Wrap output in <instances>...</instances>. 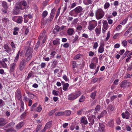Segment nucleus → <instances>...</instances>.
<instances>
[{"label": "nucleus", "mask_w": 132, "mask_h": 132, "mask_svg": "<svg viewBox=\"0 0 132 132\" xmlns=\"http://www.w3.org/2000/svg\"><path fill=\"white\" fill-rule=\"evenodd\" d=\"M83 10L82 7L79 6L76 7L74 9L70 12V14L71 16H76L78 13H81Z\"/></svg>", "instance_id": "1"}, {"label": "nucleus", "mask_w": 132, "mask_h": 132, "mask_svg": "<svg viewBox=\"0 0 132 132\" xmlns=\"http://www.w3.org/2000/svg\"><path fill=\"white\" fill-rule=\"evenodd\" d=\"M104 12L101 8L97 9L95 13L96 18L97 20L102 18L104 16Z\"/></svg>", "instance_id": "2"}, {"label": "nucleus", "mask_w": 132, "mask_h": 132, "mask_svg": "<svg viewBox=\"0 0 132 132\" xmlns=\"http://www.w3.org/2000/svg\"><path fill=\"white\" fill-rule=\"evenodd\" d=\"M81 93L80 91H77L70 94L68 97V99L70 100H73L80 96Z\"/></svg>", "instance_id": "3"}, {"label": "nucleus", "mask_w": 132, "mask_h": 132, "mask_svg": "<svg viewBox=\"0 0 132 132\" xmlns=\"http://www.w3.org/2000/svg\"><path fill=\"white\" fill-rule=\"evenodd\" d=\"M32 52L33 49L31 47L29 48L26 51L25 55L27 57L26 60L27 62H28L31 59Z\"/></svg>", "instance_id": "4"}, {"label": "nucleus", "mask_w": 132, "mask_h": 132, "mask_svg": "<svg viewBox=\"0 0 132 132\" xmlns=\"http://www.w3.org/2000/svg\"><path fill=\"white\" fill-rule=\"evenodd\" d=\"M89 25L87 28L90 31L94 30L97 25V22L96 21L94 20H92L90 21L88 23Z\"/></svg>", "instance_id": "5"}, {"label": "nucleus", "mask_w": 132, "mask_h": 132, "mask_svg": "<svg viewBox=\"0 0 132 132\" xmlns=\"http://www.w3.org/2000/svg\"><path fill=\"white\" fill-rule=\"evenodd\" d=\"M12 20L18 23L21 24L22 22L23 18L21 16H15L12 17Z\"/></svg>", "instance_id": "6"}, {"label": "nucleus", "mask_w": 132, "mask_h": 132, "mask_svg": "<svg viewBox=\"0 0 132 132\" xmlns=\"http://www.w3.org/2000/svg\"><path fill=\"white\" fill-rule=\"evenodd\" d=\"M131 84L130 82L128 81L127 80H124L121 82L120 86L123 88H125L130 86Z\"/></svg>", "instance_id": "7"}, {"label": "nucleus", "mask_w": 132, "mask_h": 132, "mask_svg": "<svg viewBox=\"0 0 132 132\" xmlns=\"http://www.w3.org/2000/svg\"><path fill=\"white\" fill-rule=\"evenodd\" d=\"M88 123V121L86 117L83 116L80 118V123L82 126L83 125H87Z\"/></svg>", "instance_id": "8"}, {"label": "nucleus", "mask_w": 132, "mask_h": 132, "mask_svg": "<svg viewBox=\"0 0 132 132\" xmlns=\"http://www.w3.org/2000/svg\"><path fill=\"white\" fill-rule=\"evenodd\" d=\"M26 61L24 59L22 60L19 65V69L21 71H22L25 68L26 65Z\"/></svg>", "instance_id": "9"}, {"label": "nucleus", "mask_w": 132, "mask_h": 132, "mask_svg": "<svg viewBox=\"0 0 132 132\" xmlns=\"http://www.w3.org/2000/svg\"><path fill=\"white\" fill-rule=\"evenodd\" d=\"M99 127L98 129V132H105V126L104 124L102 123H99Z\"/></svg>", "instance_id": "10"}, {"label": "nucleus", "mask_w": 132, "mask_h": 132, "mask_svg": "<svg viewBox=\"0 0 132 132\" xmlns=\"http://www.w3.org/2000/svg\"><path fill=\"white\" fill-rule=\"evenodd\" d=\"M55 9V8L53 9L51 11V13L50 15V18L47 19V21H49L50 22L52 21L54 17Z\"/></svg>", "instance_id": "11"}, {"label": "nucleus", "mask_w": 132, "mask_h": 132, "mask_svg": "<svg viewBox=\"0 0 132 132\" xmlns=\"http://www.w3.org/2000/svg\"><path fill=\"white\" fill-rule=\"evenodd\" d=\"M95 116L94 115H93L92 116H89L88 117V119L90 123H88L89 126H92L93 125L94 122V118L95 117Z\"/></svg>", "instance_id": "12"}, {"label": "nucleus", "mask_w": 132, "mask_h": 132, "mask_svg": "<svg viewBox=\"0 0 132 132\" xmlns=\"http://www.w3.org/2000/svg\"><path fill=\"white\" fill-rule=\"evenodd\" d=\"M16 97L18 100H20L22 97L21 93L19 89H18L15 92Z\"/></svg>", "instance_id": "13"}, {"label": "nucleus", "mask_w": 132, "mask_h": 132, "mask_svg": "<svg viewBox=\"0 0 132 132\" xmlns=\"http://www.w3.org/2000/svg\"><path fill=\"white\" fill-rule=\"evenodd\" d=\"M16 65V63H13L11 64L10 65V69L9 72L10 74L13 73L15 69V68Z\"/></svg>", "instance_id": "14"}, {"label": "nucleus", "mask_w": 132, "mask_h": 132, "mask_svg": "<svg viewBox=\"0 0 132 132\" xmlns=\"http://www.w3.org/2000/svg\"><path fill=\"white\" fill-rule=\"evenodd\" d=\"M15 123L14 122H12L8 123V124L4 126L3 129L4 130H6V128H12L14 126Z\"/></svg>", "instance_id": "15"}, {"label": "nucleus", "mask_w": 132, "mask_h": 132, "mask_svg": "<svg viewBox=\"0 0 132 132\" xmlns=\"http://www.w3.org/2000/svg\"><path fill=\"white\" fill-rule=\"evenodd\" d=\"M75 32V30L73 28H69L67 30V32L68 35L71 36Z\"/></svg>", "instance_id": "16"}, {"label": "nucleus", "mask_w": 132, "mask_h": 132, "mask_svg": "<svg viewBox=\"0 0 132 132\" xmlns=\"http://www.w3.org/2000/svg\"><path fill=\"white\" fill-rule=\"evenodd\" d=\"M3 47L5 49V51L7 53H9L11 51V48L9 47V45L6 44H4Z\"/></svg>", "instance_id": "17"}, {"label": "nucleus", "mask_w": 132, "mask_h": 132, "mask_svg": "<svg viewBox=\"0 0 132 132\" xmlns=\"http://www.w3.org/2000/svg\"><path fill=\"white\" fill-rule=\"evenodd\" d=\"M107 125L110 127L113 128L114 126V121L113 119H112L109 120Z\"/></svg>", "instance_id": "18"}, {"label": "nucleus", "mask_w": 132, "mask_h": 132, "mask_svg": "<svg viewBox=\"0 0 132 132\" xmlns=\"http://www.w3.org/2000/svg\"><path fill=\"white\" fill-rule=\"evenodd\" d=\"M5 120L3 118H0V126H3L6 123Z\"/></svg>", "instance_id": "19"}, {"label": "nucleus", "mask_w": 132, "mask_h": 132, "mask_svg": "<svg viewBox=\"0 0 132 132\" xmlns=\"http://www.w3.org/2000/svg\"><path fill=\"white\" fill-rule=\"evenodd\" d=\"M23 125V122H20L16 125L15 128L16 129H19L21 128Z\"/></svg>", "instance_id": "20"}, {"label": "nucleus", "mask_w": 132, "mask_h": 132, "mask_svg": "<svg viewBox=\"0 0 132 132\" xmlns=\"http://www.w3.org/2000/svg\"><path fill=\"white\" fill-rule=\"evenodd\" d=\"M35 77V73L32 71H30L28 74L27 78L29 79L30 78H33Z\"/></svg>", "instance_id": "21"}, {"label": "nucleus", "mask_w": 132, "mask_h": 132, "mask_svg": "<svg viewBox=\"0 0 132 132\" xmlns=\"http://www.w3.org/2000/svg\"><path fill=\"white\" fill-rule=\"evenodd\" d=\"M93 0H84L83 3L86 5H89L92 4Z\"/></svg>", "instance_id": "22"}, {"label": "nucleus", "mask_w": 132, "mask_h": 132, "mask_svg": "<svg viewBox=\"0 0 132 132\" xmlns=\"http://www.w3.org/2000/svg\"><path fill=\"white\" fill-rule=\"evenodd\" d=\"M101 28L100 27H97L96 28L95 30V31L96 34V35L98 36L101 34Z\"/></svg>", "instance_id": "23"}, {"label": "nucleus", "mask_w": 132, "mask_h": 132, "mask_svg": "<svg viewBox=\"0 0 132 132\" xmlns=\"http://www.w3.org/2000/svg\"><path fill=\"white\" fill-rule=\"evenodd\" d=\"M128 19V17H127L124 19L122 21L120 22V24L124 25L126 23Z\"/></svg>", "instance_id": "24"}, {"label": "nucleus", "mask_w": 132, "mask_h": 132, "mask_svg": "<svg viewBox=\"0 0 132 132\" xmlns=\"http://www.w3.org/2000/svg\"><path fill=\"white\" fill-rule=\"evenodd\" d=\"M103 27L104 29L106 30L108 28V24L106 21H104L103 23Z\"/></svg>", "instance_id": "25"}, {"label": "nucleus", "mask_w": 132, "mask_h": 132, "mask_svg": "<svg viewBox=\"0 0 132 132\" xmlns=\"http://www.w3.org/2000/svg\"><path fill=\"white\" fill-rule=\"evenodd\" d=\"M69 86V84L68 83H66L63 85V89L64 91L68 90V88Z\"/></svg>", "instance_id": "26"}, {"label": "nucleus", "mask_w": 132, "mask_h": 132, "mask_svg": "<svg viewBox=\"0 0 132 132\" xmlns=\"http://www.w3.org/2000/svg\"><path fill=\"white\" fill-rule=\"evenodd\" d=\"M97 93L96 91H95L93 92H92L90 94V97L93 100L95 99V97L96 96V94Z\"/></svg>", "instance_id": "27"}, {"label": "nucleus", "mask_w": 132, "mask_h": 132, "mask_svg": "<svg viewBox=\"0 0 132 132\" xmlns=\"http://www.w3.org/2000/svg\"><path fill=\"white\" fill-rule=\"evenodd\" d=\"M5 132H16V130L12 128H11L9 129H7L5 130Z\"/></svg>", "instance_id": "28"}, {"label": "nucleus", "mask_w": 132, "mask_h": 132, "mask_svg": "<svg viewBox=\"0 0 132 132\" xmlns=\"http://www.w3.org/2000/svg\"><path fill=\"white\" fill-rule=\"evenodd\" d=\"M2 5L4 9H8V6L7 5V3L4 1L2 2Z\"/></svg>", "instance_id": "29"}, {"label": "nucleus", "mask_w": 132, "mask_h": 132, "mask_svg": "<svg viewBox=\"0 0 132 132\" xmlns=\"http://www.w3.org/2000/svg\"><path fill=\"white\" fill-rule=\"evenodd\" d=\"M56 116H60L64 115L63 112H56L55 114Z\"/></svg>", "instance_id": "30"}, {"label": "nucleus", "mask_w": 132, "mask_h": 132, "mask_svg": "<svg viewBox=\"0 0 132 132\" xmlns=\"http://www.w3.org/2000/svg\"><path fill=\"white\" fill-rule=\"evenodd\" d=\"M20 53V51H19V52H18V53L16 55V56L15 57L14 60V61L15 62H16L18 61V60L19 59V54Z\"/></svg>", "instance_id": "31"}, {"label": "nucleus", "mask_w": 132, "mask_h": 132, "mask_svg": "<svg viewBox=\"0 0 132 132\" xmlns=\"http://www.w3.org/2000/svg\"><path fill=\"white\" fill-rule=\"evenodd\" d=\"M64 115H66V116H68L70 115L71 113V112L70 111L68 110L65 111L63 112Z\"/></svg>", "instance_id": "32"}, {"label": "nucleus", "mask_w": 132, "mask_h": 132, "mask_svg": "<svg viewBox=\"0 0 132 132\" xmlns=\"http://www.w3.org/2000/svg\"><path fill=\"white\" fill-rule=\"evenodd\" d=\"M110 4L108 2H106L104 5V8L105 10L108 9L110 6Z\"/></svg>", "instance_id": "33"}, {"label": "nucleus", "mask_w": 132, "mask_h": 132, "mask_svg": "<svg viewBox=\"0 0 132 132\" xmlns=\"http://www.w3.org/2000/svg\"><path fill=\"white\" fill-rule=\"evenodd\" d=\"M42 127V125H38L36 129V130H34L33 132H38L41 129Z\"/></svg>", "instance_id": "34"}, {"label": "nucleus", "mask_w": 132, "mask_h": 132, "mask_svg": "<svg viewBox=\"0 0 132 132\" xmlns=\"http://www.w3.org/2000/svg\"><path fill=\"white\" fill-rule=\"evenodd\" d=\"M2 21L3 23H7L9 22V20L7 18H4L2 19Z\"/></svg>", "instance_id": "35"}, {"label": "nucleus", "mask_w": 132, "mask_h": 132, "mask_svg": "<svg viewBox=\"0 0 132 132\" xmlns=\"http://www.w3.org/2000/svg\"><path fill=\"white\" fill-rule=\"evenodd\" d=\"M104 48L99 47L98 50V53H102L104 51Z\"/></svg>", "instance_id": "36"}, {"label": "nucleus", "mask_w": 132, "mask_h": 132, "mask_svg": "<svg viewBox=\"0 0 132 132\" xmlns=\"http://www.w3.org/2000/svg\"><path fill=\"white\" fill-rule=\"evenodd\" d=\"M59 92L58 91L56 90H53L52 92V93L54 95L56 96L59 95Z\"/></svg>", "instance_id": "37"}, {"label": "nucleus", "mask_w": 132, "mask_h": 132, "mask_svg": "<svg viewBox=\"0 0 132 132\" xmlns=\"http://www.w3.org/2000/svg\"><path fill=\"white\" fill-rule=\"evenodd\" d=\"M121 115L123 118H126V119H128L129 118V116L128 115H127L124 113H123Z\"/></svg>", "instance_id": "38"}, {"label": "nucleus", "mask_w": 132, "mask_h": 132, "mask_svg": "<svg viewBox=\"0 0 132 132\" xmlns=\"http://www.w3.org/2000/svg\"><path fill=\"white\" fill-rule=\"evenodd\" d=\"M48 13L46 11H44L42 14V16L43 18H45L48 14Z\"/></svg>", "instance_id": "39"}, {"label": "nucleus", "mask_w": 132, "mask_h": 132, "mask_svg": "<svg viewBox=\"0 0 132 132\" xmlns=\"http://www.w3.org/2000/svg\"><path fill=\"white\" fill-rule=\"evenodd\" d=\"M85 97L83 95H82L79 99V101L80 102H83L85 100Z\"/></svg>", "instance_id": "40"}, {"label": "nucleus", "mask_w": 132, "mask_h": 132, "mask_svg": "<svg viewBox=\"0 0 132 132\" xmlns=\"http://www.w3.org/2000/svg\"><path fill=\"white\" fill-rule=\"evenodd\" d=\"M56 54V52L55 51H53L50 54L51 56H50V58H52L54 57L55 55Z\"/></svg>", "instance_id": "41"}, {"label": "nucleus", "mask_w": 132, "mask_h": 132, "mask_svg": "<svg viewBox=\"0 0 132 132\" xmlns=\"http://www.w3.org/2000/svg\"><path fill=\"white\" fill-rule=\"evenodd\" d=\"M122 27V26L120 24H119L117 26L116 30L117 31H119L121 29Z\"/></svg>", "instance_id": "42"}, {"label": "nucleus", "mask_w": 132, "mask_h": 132, "mask_svg": "<svg viewBox=\"0 0 132 132\" xmlns=\"http://www.w3.org/2000/svg\"><path fill=\"white\" fill-rule=\"evenodd\" d=\"M52 122L51 121H50L47 123L45 125V126L48 128H50L52 125Z\"/></svg>", "instance_id": "43"}, {"label": "nucleus", "mask_w": 132, "mask_h": 132, "mask_svg": "<svg viewBox=\"0 0 132 132\" xmlns=\"http://www.w3.org/2000/svg\"><path fill=\"white\" fill-rule=\"evenodd\" d=\"M89 67L91 69H94L96 67V65H95L93 63H91L89 65Z\"/></svg>", "instance_id": "44"}, {"label": "nucleus", "mask_w": 132, "mask_h": 132, "mask_svg": "<svg viewBox=\"0 0 132 132\" xmlns=\"http://www.w3.org/2000/svg\"><path fill=\"white\" fill-rule=\"evenodd\" d=\"M11 46L12 47V49L14 50L16 48V46L15 44L13 42H12L10 44Z\"/></svg>", "instance_id": "45"}, {"label": "nucleus", "mask_w": 132, "mask_h": 132, "mask_svg": "<svg viewBox=\"0 0 132 132\" xmlns=\"http://www.w3.org/2000/svg\"><path fill=\"white\" fill-rule=\"evenodd\" d=\"M59 43V41L57 40H53V44L54 45H56Z\"/></svg>", "instance_id": "46"}, {"label": "nucleus", "mask_w": 132, "mask_h": 132, "mask_svg": "<svg viewBox=\"0 0 132 132\" xmlns=\"http://www.w3.org/2000/svg\"><path fill=\"white\" fill-rule=\"evenodd\" d=\"M0 63L1 64L2 66V67L4 68H6L7 65L6 64L5 62H1Z\"/></svg>", "instance_id": "47"}, {"label": "nucleus", "mask_w": 132, "mask_h": 132, "mask_svg": "<svg viewBox=\"0 0 132 132\" xmlns=\"http://www.w3.org/2000/svg\"><path fill=\"white\" fill-rule=\"evenodd\" d=\"M21 3L22 5L24 6H26L27 5V3L25 1L23 0L22 1Z\"/></svg>", "instance_id": "48"}, {"label": "nucleus", "mask_w": 132, "mask_h": 132, "mask_svg": "<svg viewBox=\"0 0 132 132\" xmlns=\"http://www.w3.org/2000/svg\"><path fill=\"white\" fill-rule=\"evenodd\" d=\"M7 9H2V11L3 14H5L7 13Z\"/></svg>", "instance_id": "49"}, {"label": "nucleus", "mask_w": 132, "mask_h": 132, "mask_svg": "<svg viewBox=\"0 0 132 132\" xmlns=\"http://www.w3.org/2000/svg\"><path fill=\"white\" fill-rule=\"evenodd\" d=\"M15 8L16 9H21L23 10L24 9L22 7V6L20 5H18L16 6Z\"/></svg>", "instance_id": "50"}, {"label": "nucleus", "mask_w": 132, "mask_h": 132, "mask_svg": "<svg viewBox=\"0 0 132 132\" xmlns=\"http://www.w3.org/2000/svg\"><path fill=\"white\" fill-rule=\"evenodd\" d=\"M26 93L28 94V95L30 97H33V96H35L34 94L29 92H27Z\"/></svg>", "instance_id": "51"}, {"label": "nucleus", "mask_w": 132, "mask_h": 132, "mask_svg": "<svg viewBox=\"0 0 132 132\" xmlns=\"http://www.w3.org/2000/svg\"><path fill=\"white\" fill-rule=\"evenodd\" d=\"M72 67L73 68H75L76 67V65L77 63L76 61H73L72 62Z\"/></svg>", "instance_id": "52"}, {"label": "nucleus", "mask_w": 132, "mask_h": 132, "mask_svg": "<svg viewBox=\"0 0 132 132\" xmlns=\"http://www.w3.org/2000/svg\"><path fill=\"white\" fill-rule=\"evenodd\" d=\"M127 42L126 40H124L122 42V44L123 46L125 47H126L127 45Z\"/></svg>", "instance_id": "53"}, {"label": "nucleus", "mask_w": 132, "mask_h": 132, "mask_svg": "<svg viewBox=\"0 0 132 132\" xmlns=\"http://www.w3.org/2000/svg\"><path fill=\"white\" fill-rule=\"evenodd\" d=\"M131 30H130L129 28L125 32L124 35L126 36H127L129 32H131Z\"/></svg>", "instance_id": "54"}, {"label": "nucleus", "mask_w": 132, "mask_h": 132, "mask_svg": "<svg viewBox=\"0 0 132 132\" xmlns=\"http://www.w3.org/2000/svg\"><path fill=\"white\" fill-rule=\"evenodd\" d=\"M54 29L56 30L57 32H58L60 31V29L58 26L56 25L55 26Z\"/></svg>", "instance_id": "55"}, {"label": "nucleus", "mask_w": 132, "mask_h": 132, "mask_svg": "<svg viewBox=\"0 0 132 132\" xmlns=\"http://www.w3.org/2000/svg\"><path fill=\"white\" fill-rule=\"evenodd\" d=\"M110 36V33L109 31L107 33L106 37V41L108 40Z\"/></svg>", "instance_id": "56"}, {"label": "nucleus", "mask_w": 132, "mask_h": 132, "mask_svg": "<svg viewBox=\"0 0 132 132\" xmlns=\"http://www.w3.org/2000/svg\"><path fill=\"white\" fill-rule=\"evenodd\" d=\"M4 104V101L2 99H0V106H3Z\"/></svg>", "instance_id": "57"}, {"label": "nucleus", "mask_w": 132, "mask_h": 132, "mask_svg": "<svg viewBox=\"0 0 132 132\" xmlns=\"http://www.w3.org/2000/svg\"><path fill=\"white\" fill-rule=\"evenodd\" d=\"M69 44L68 43L64 44L63 45V47L65 48H68L69 47Z\"/></svg>", "instance_id": "58"}, {"label": "nucleus", "mask_w": 132, "mask_h": 132, "mask_svg": "<svg viewBox=\"0 0 132 132\" xmlns=\"http://www.w3.org/2000/svg\"><path fill=\"white\" fill-rule=\"evenodd\" d=\"M108 110L109 112L111 113L114 110V108H108Z\"/></svg>", "instance_id": "59"}, {"label": "nucleus", "mask_w": 132, "mask_h": 132, "mask_svg": "<svg viewBox=\"0 0 132 132\" xmlns=\"http://www.w3.org/2000/svg\"><path fill=\"white\" fill-rule=\"evenodd\" d=\"M107 111L106 110H104L101 113V115L102 116H104L107 113Z\"/></svg>", "instance_id": "60"}, {"label": "nucleus", "mask_w": 132, "mask_h": 132, "mask_svg": "<svg viewBox=\"0 0 132 132\" xmlns=\"http://www.w3.org/2000/svg\"><path fill=\"white\" fill-rule=\"evenodd\" d=\"M98 46V44L97 42L95 43L93 46V49H96L97 48V47Z\"/></svg>", "instance_id": "61"}, {"label": "nucleus", "mask_w": 132, "mask_h": 132, "mask_svg": "<svg viewBox=\"0 0 132 132\" xmlns=\"http://www.w3.org/2000/svg\"><path fill=\"white\" fill-rule=\"evenodd\" d=\"M55 110H53L50 111L49 113V116H52L53 114L55 113Z\"/></svg>", "instance_id": "62"}, {"label": "nucleus", "mask_w": 132, "mask_h": 132, "mask_svg": "<svg viewBox=\"0 0 132 132\" xmlns=\"http://www.w3.org/2000/svg\"><path fill=\"white\" fill-rule=\"evenodd\" d=\"M46 65V64L45 63L43 62L40 64V66L41 68H45Z\"/></svg>", "instance_id": "63"}, {"label": "nucleus", "mask_w": 132, "mask_h": 132, "mask_svg": "<svg viewBox=\"0 0 132 132\" xmlns=\"http://www.w3.org/2000/svg\"><path fill=\"white\" fill-rule=\"evenodd\" d=\"M132 69V64H130L128 66L127 69V70L130 71Z\"/></svg>", "instance_id": "64"}]
</instances>
